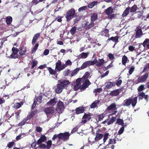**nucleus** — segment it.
Masks as SVG:
<instances>
[{
    "mask_svg": "<svg viewBox=\"0 0 149 149\" xmlns=\"http://www.w3.org/2000/svg\"><path fill=\"white\" fill-rule=\"evenodd\" d=\"M80 70V68H77L74 70H73L71 74V75L72 76H73L76 74Z\"/></svg>",
    "mask_w": 149,
    "mask_h": 149,
    "instance_id": "34",
    "label": "nucleus"
},
{
    "mask_svg": "<svg viewBox=\"0 0 149 149\" xmlns=\"http://www.w3.org/2000/svg\"><path fill=\"white\" fill-rule=\"evenodd\" d=\"M143 35L141 29H136V30L135 36L136 38H140Z\"/></svg>",
    "mask_w": 149,
    "mask_h": 149,
    "instance_id": "16",
    "label": "nucleus"
},
{
    "mask_svg": "<svg viewBox=\"0 0 149 149\" xmlns=\"http://www.w3.org/2000/svg\"><path fill=\"white\" fill-rule=\"evenodd\" d=\"M44 111L47 117L50 118L54 115L56 111V109L53 107H50L44 109Z\"/></svg>",
    "mask_w": 149,
    "mask_h": 149,
    "instance_id": "3",
    "label": "nucleus"
},
{
    "mask_svg": "<svg viewBox=\"0 0 149 149\" xmlns=\"http://www.w3.org/2000/svg\"><path fill=\"white\" fill-rule=\"evenodd\" d=\"M81 79H78L76 81V84L74 86V89L75 91H77L80 87Z\"/></svg>",
    "mask_w": 149,
    "mask_h": 149,
    "instance_id": "17",
    "label": "nucleus"
},
{
    "mask_svg": "<svg viewBox=\"0 0 149 149\" xmlns=\"http://www.w3.org/2000/svg\"><path fill=\"white\" fill-rule=\"evenodd\" d=\"M90 74L88 72H86L83 77L82 79L85 80V83L81 87V89L83 90L87 88L91 84L89 80L87 79L88 78Z\"/></svg>",
    "mask_w": 149,
    "mask_h": 149,
    "instance_id": "1",
    "label": "nucleus"
},
{
    "mask_svg": "<svg viewBox=\"0 0 149 149\" xmlns=\"http://www.w3.org/2000/svg\"><path fill=\"white\" fill-rule=\"evenodd\" d=\"M87 8V7L86 6H84L80 8L79 9L78 11L79 12L85 10Z\"/></svg>",
    "mask_w": 149,
    "mask_h": 149,
    "instance_id": "58",
    "label": "nucleus"
},
{
    "mask_svg": "<svg viewBox=\"0 0 149 149\" xmlns=\"http://www.w3.org/2000/svg\"><path fill=\"white\" fill-rule=\"evenodd\" d=\"M89 54V52H82L78 56V58H86L88 57Z\"/></svg>",
    "mask_w": 149,
    "mask_h": 149,
    "instance_id": "19",
    "label": "nucleus"
},
{
    "mask_svg": "<svg viewBox=\"0 0 149 149\" xmlns=\"http://www.w3.org/2000/svg\"><path fill=\"white\" fill-rule=\"evenodd\" d=\"M66 67V65L65 64L62 65L61 61L58 60L56 64L55 70L59 72L63 70Z\"/></svg>",
    "mask_w": 149,
    "mask_h": 149,
    "instance_id": "6",
    "label": "nucleus"
},
{
    "mask_svg": "<svg viewBox=\"0 0 149 149\" xmlns=\"http://www.w3.org/2000/svg\"><path fill=\"white\" fill-rule=\"evenodd\" d=\"M117 123L119 125H120L122 126L123 125V120L120 119H118L117 120Z\"/></svg>",
    "mask_w": 149,
    "mask_h": 149,
    "instance_id": "50",
    "label": "nucleus"
},
{
    "mask_svg": "<svg viewBox=\"0 0 149 149\" xmlns=\"http://www.w3.org/2000/svg\"><path fill=\"white\" fill-rule=\"evenodd\" d=\"M58 83L61 86L64 88L68 86V85L70 84V82L68 81L65 80L62 81L59 80L58 81Z\"/></svg>",
    "mask_w": 149,
    "mask_h": 149,
    "instance_id": "12",
    "label": "nucleus"
},
{
    "mask_svg": "<svg viewBox=\"0 0 149 149\" xmlns=\"http://www.w3.org/2000/svg\"><path fill=\"white\" fill-rule=\"evenodd\" d=\"M57 99L56 98H54L53 99H51L47 103L48 106H51L53 107L55 105L57 102Z\"/></svg>",
    "mask_w": 149,
    "mask_h": 149,
    "instance_id": "14",
    "label": "nucleus"
},
{
    "mask_svg": "<svg viewBox=\"0 0 149 149\" xmlns=\"http://www.w3.org/2000/svg\"><path fill=\"white\" fill-rule=\"evenodd\" d=\"M116 83L113 82H108L107 83L106 88H110L113 86H115Z\"/></svg>",
    "mask_w": 149,
    "mask_h": 149,
    "instance_id": "24",
    "label": "nucleus"
},
{
    "mask_svg": "<svg viewBox=\"0 0 149 149\" xmlns=\"http://www.w3.org/2000/svg\"><path fill=\"white\" fill-rule=\"evenodd\" d=\"M109 30L107 29H104L102 32L101 35L102 36L108 37L109 34L108 33Z\"/></svg>",
    "mask_w": 149,
    "mask_h": 149,
    "instance_id": "31",
    "label": "nucleus"
},
{
    "mask_svg": "<svg viewBox=\"0 0 149 149\" xmlns=\"http://www.w3.org/2000/svg\"><path fill=\"white\" fill-rule=\"evenodd\" d=\"M94 62L95 61H87L83 63L80 68V69H83L90 66L94 65Z\"/></svg>",
    "mask_w": 149,
    "mask_h": 149,
    "instance_id": "10",
    "label": "nucleus"
},
{
    "mask_svg": "<svg viewBox=\"0 0 149 149\" xmlns=\"http://www.w3.org/2000/svg\"><path fill=\"white\" fill-rule=\"evenodd\" d=\"M98 18L97 15L96 13H94L91 15V21L94 22Z\"/></svg>",
    "mask_w": 149,
    "mask_h": 149,
    "instance_id": "29",
    "label": "nucleus"
},
{
    "mask_svg": "<svg viewBox=\"0 0 149 149\" xmlns=\"http://www.w3.org/2000/svg\"><path fill=\"white\" fill-rule=\"evenodd\" d=\"M25 134H21L18 136H17L16 138V140L17 141L21 139V138H23Z\"/></svg>",
    "mask_w": 149,
    "mask_h": 149,
    "instance_id": "53",
    "label": "nucleus"
},
{
    "mask_svg": "<svg viewBox=\"0 0 149 149\" xmlns=\"http://www.w3.org/2000/svg\"><path fill=\"white\" fill-rule=\"evenodd\" d=\"M12 52L15 53V54H17V52H18V49L15 47H13L12 48Z\"/></svg>",
    "mask_w": 149,
    "mask_h": 149,
    "instance_id": "57",
    "label": "nucleus"
},
{
    "mask_svg": "<svg viewBox=\"0 0 149 149\" xmlns=\"http://www.w3.org/2000/svg\"><path fill=\"white\" fill-rule=\"evenodd\" d=\"M62 17L61 16H58L57 17H56V20H57V21L59 22H61L62 21Z\"/></svg>",
    "mask_w": 149,
    "mask_h": 149,
    "instance_id": "61",
    "label": "nucleus"
},
{
    "mask_svg": "<svg viewBox=\"0 0 149 149\" xmlns=\"http://www.w3.org/2000/svg\"><path fill=\"white\" fill-rule=\"evenodd\" d=\"M143 45L144 47L146 46L147 48L149 49V39H146L143 42Z\"/></svg>",
    "mask_w": 149,
    "mask_h": 149,
    "instance_id": "38",
    "label": "nucleus"
},
{
    "mask_svg": "<svg viewBox=\"0 0 149 149\" xmlns=\"http://www.w3.org/2000/svg\"><path fill=\"white\" fill-rule=\"evenodd\" d=\"M135 69V67L134 66L131 67L129 71V74L130 75L134 71Z\"/></svg>",
    "mask_w": 149,
    "mask_h": 149,
    "instance_id": "56",
    "label": "nucleus"
},
{
    "mask_svg": "<svg viewBox=\"0 0 149 149\" xmlns=\"http://www.w3.org/2000/svg\"><path fill=\"white\" fill-rule=\"evenodd\" d=\"M98 3L97 1H95L90 3L88 5V8H91L94 6L96 5Z\"/></svg>",
    "mask_w": 149,
    "mask_h": 149,
    "instance_id": "25",
    "label": "nucleus"
},
{
    "mask_svg": "<svg viewBox=\"0 0 149 149\" xmlns=\"http://www.w3.org/2000/svg\"><path fill=\"white\" fill-rule=\"evenodd\" d=\"M75 19H74V22L75 24L78 22L81 19V17L79 15H76L74 17Z\"/></svg>",
    "mask_w": 149,
    "mask_h": 149,
    "instance_id": "39",
    "label": "nucleus"
},
{
    "mask_svg": "<svg viewBox=\"0 0 149 149\" xmlns=\"http://www.w3.org/2000/svg\"><path fill=\"white\" fill-rule=\"evenodd\" d=\"M106 148L109 149H113L114 148V145H112L108 143L106 145Z\"/></svg>",
    "mask_w": 149,
    "mask_h": 149,
    "instance_id": "54",
    "label": "nucleus"
},
{
    "mask_svg": "<svg viewBox=\"0 0 149 149\" xmlns=\"http://www.w3.org/2000/svg\"><path fill=\"white\" fill-rule=\"evenodd\" d=\"M21 104L17 102L15 104L14 106V107L15 109H17L21 107V106L23 104L22 102H21Z\"/></svg>",
    "mask_w": 149,
    "mask_h": 149,
    "instance_id": "41",
    "label": "nucleus"
},
{
    "mask_svg": "<svg viewBox=\"0 0 149 149\" xmlns=\"http://www.w3.org/2000/svg\"><path fill=\"white\" fill-rule=\"evenodd\" d=\"M113 9L111 7H108L105 11V14L109 16L113 13Z\"/></svg>",
    "mask_w": 149,
    "mask_h": 149,
    "instance_id": "20",
    "label": "nucleus"
},
{
    "mask_svg": "<svg viewBox=\"0 0 149 149\" xmlns=\"http://www.w3.org/2000/svg\"><path fill=\"white\" fill-rule=\"evenodd\" d=\"M116 110V104L113 103L106 109V111H109V113H112L111 115H113L117 112Z\"/></svg>",
    "mask_w": 149,
    "mask_h": 149,
    "instance_id": "4",
    "label": "nucleus"
},
{
    "mask_svg": "<svg viewBox=\"0 0 149 149\" xmlns=\"http://www.w3.org/2000/svg\"><path fill=\"white\" fill-rule=\"evenodd\" d=\"M143 11H140L138 12L137 14V17L140 18L142 17L143 15Z\"/></svg>",
    "mask_w": 149,
    "mask_h": 149,
    "instance_id": "63",
    "label": "nucleus"
},
{
    "mask_svg": "<svg viewBox=\"0 0 149 149\" xmlns=\"http://www.w3.org/2000/svg\"><path fill=\"white\" fill-rule=\"evenodd\" d=\"M63 88L58 83L57 85V88L56 89V92L58 94L61 93Z\"/></svg>",
    "mask_w": 149,
    "mask_h": 149,
    "instance_id": "21",
    "label": "nucleus"
},
{
    "mask_svg": "<svg viewBox=\"0 0 149 149\" xmlns=\"http://www.w3.org/2000/svg\"><path fill=\"white\" fill-rule=\"evenodd\" d=\"M137 7L136 5H134L131 8H130V12H134L136 11Z\"/></svg>",
    "mask_w": 149,
    "mask_h": 149,
    "instance_id": "44",
    "label": "nucleus"
},
{
    "mask_svg": "<svg viewBox=\"0 0 149 149\" xmlns=\"http://www.w3.org/2000/svg\"><path fill=\"white\" fill-rule=\"evenodd\" d=\"M119 93V90L117 89L111 91L110 93V95L112 96H116L118 95Z\"/></svg>",
    "mask_w": 149,
    "mask_h": 149,
    "instance_id": "27",
    "label": "nucleus"
},
{
    "mask_svg": "<svg viewBox=\"0 0 149 149\" xmlns=\"http://www.w3.org/2000/svg\"><path fill=\"white\" fill-rule=\"evenodd\" d=\"M55 109L58 112L62 113L64 109V106L63 103L59 101L57 104L56 109Z\"/></svg>",
    "mask_w": 149,
    "mask_h": 149,
    "instance_id": "8",
    "label": "nucleus"
},
{
    "mask_svg": "<svg viewBox=\"0 0 149 149\" xmlns=\"http://www.w3.org/2000/svg\"><path fill=\"white\" fill-rule=\"evenodd\" d=\"M40 35V33H37L34 36L33 38L32 42V44H35L36 42L37 39L39 36Z\"/></svg>",
    "mask_w": 149,
    "mask_h": 149,
    "instance_id": "30",
    "label": "nucleus"
},
{
    "mask_svg": "<svg viewBox=\"0 0 149 149\" xmlns=\"http://www.w3.org/2000/svg\"><path fill=\"white\" fill-rule=\"evenodd\" d=\"M104 116L102 114H101L99 115L98 116V120L99 121H101L102 120V119L104 118Z\"/></svg>",
    "mask_w": 149,
    "mask_h": 149,
    "instance_id": "60",
    "label": "nucleus"
},
{
    "mask_svg": "<svg viewBox=\"0 0 149 149\" xmlns=\"http://www.w3.org/2000/svg\"><path fill=\"white\" fill-rule=\"evenodd\" d=\"M26 52V49L25 47H21L20 49L19 53L21 55H23L25 54Z\"/></svg>",
    "mask_w": 149,
    "mask_h": 149,
    "instance_id": "32",
    "label": "nucleus"
},
{
    "mask_svg": "<svg viewBox=\"0 0 149 149\" xmlns=\"http://www.w3.org/2000/svg\"><path fill=\"white\" fill-rule=\"evenodd\" d=\"M137 97H134L133 99L130 98L125 100L123 103V104L124 106H129L132 104L133 107H134L137 103Z\"/></svg>",
    "mask_w": 149,
    "mask_h": 149,
    "instance_id": "2",
    "label": "nucleus"
},
{
    "mask_svg": "<svg viewBox=\"0 0 149 149\" xmlns=\"http://www.w3.org/2000/svg\"><path fill=\"white\" fill-rule=\"evenodd\" d=\"M38 63V61H37L35 60H33L31 62V64L32 65V66L31 68L32 69Z\"/></svg>",
    "mask_w": 149,
    "mask_h": 149,
    "instance_id": "51",
    "label": "nucleus"
},
{
    "mask_svg": "<svg viewBox=\"0 0 149 149\" xmlns=\"http://www.w3.org/2000/svg\"><path fill=\"white\" fill-rule=\"evenodd\" d=\"M130 10V7H128L124 11L122 16L123 17H125L129 14Z\"/></svg>",
    "mask_w": 149,
    "mask_h": 149,
    "instance_id": "28",
    "label": "nucleus"
},
{
    "mask_svg": "<svg viewBox=\"0 0 149 149\" xmlns=\"http://www.w3.org/2000/svg\"><path fill=\"white\" fill-rule=\"evenodd\" d=\"M75 110L76 113L77 114L83 113L84 111V108L82 107L77 108Z\"/></svg>",
    "mask_w": 149,
    "mask_h": 149,
    "instance_id": "23",
    "label": "nucleus"
},
{
    "mask_svg": "<svg viewBox=\"0 0 149 149\" xmlns=\"http://www.w3.org/2000/svg\"><path fill=\"white\" fill-rule=\"evenodd\" d=\"M118 36H116L115 37H112L108 39L107 40V41L109 40H112L113 42H115L114 46L116 44V43L118 42Z\"/></svg>",
    "mask_w": 149,
    "mask_h": 149,
    "instance_id": "22",
    "label": "nucleus"
},
{
    "mask_svg": "<svg viewBox=\"0 0 149 149\" xmlns=\"http://www.w3.org/2000/svg\"><path fill=\"white\" fill-rule=\"evenodd\" d=\"M30 118L29 117L24 118L22 121L18 124V126H22L25 124L27 123L28 122V120Z\"/></svg>",
    "mask_w": 149,
    "mask_h": 149,
    "instance_id": "26",
    "label": "nucleus"
},
{
    "mask_svg": "<svg viewBox=\"0 0 149 149\" xmlns=\"http://www.w3.org/2000/svg\"><path fill=\"white\" fill-rule=\"evenodd\" d=\"M77 27L75 26L73 27L70 30V32L72 35H73L76 32Z\"/></svg>",
    "mask_w": 149,
    "mask_h": 149,
    "instance_id": "45",
    "label": "nucleus"
},
{
    "mask_svg": "<svg viewBox=\"0 0 149 149\" xmlns=\"http://www.w3.org/2000/svg\"><path fill=\"white\" fill-rule=\"evenodd\" d=\"M42 99V96L41 95H40L36 97L35 100H36V102H37V104H40L41 102Z\"/></svg>",
    "mask_w": 149,
    "mask_h": 149,
    "instance_id": "42",
    "label": "nucleus"
},
{
    "mask_svg": "<svg viewBox=\"0 0 149 149\" xmlns=\"http://www.w3.org/2000/svg\"><path fill=\"white\" fill-rule=\"evenodd\" d=\"M148 76V73H146L143 75L139 77L138 79V82H143L145 81Z\"/></svg>",
    "mask_w": 149,
    "mask_h": 149,
    "instance_id": "15",
    "label": "nucleus"
},
{
    "mask_svg": "<svg viewBox=\"0 0 149 149\" xmlns=\"http://www.w3.org/2000/svg\"><path fill=\"white\" fill-rule=\"evenodd\" d=\"M75 14V10L74 9H71L67 13L65 17L67 21H69L73 17Z\"/></svg>",
    "mask_w": 149,
    "mask_h": 149,
    "instance_id": "5",
    "label": "nucleus"
},
{
    "mask_svg": "<svg viewBox=\"0 0 149 149\" xmlns=\"http://www.w3.org/2000/svg\"><path fill=\"white\" fill-rule=\"evenodd\" d=\"M40 147L43 149H47L46 145L44 144H42L40 146Z\"/></svg>",
    "mask_w": 149,
    "mask_h": 149,
    "instance_id": "64",
    "label": "nucleus"
},
{
    "mask_svg": "<svg viewBox=\"0 0 149 149\" xmlns=\"http://www.w3.org/2000/svg\"><path fill=\"white\" fill-rule=\"evenodd\" d=\"M72 64V62L70 60H68L66 61L65 65L66 66H67L71 65Z\"/></svg>",
    "mask_w": 149,
    "mask_h": 149,
    "instance_id": "62",
    "label": "nucleus"
},
{
    "mask_svg": "<svg viewBox=\"0 0 149 149\" xmlns=\"http://www.w3.org/2000/svg\"><path fill=\"white\" fill-rule=\"evenodd\" d=\"M94 25V22L91 21L90 23L88 24V25L86 26V28L87 29H89L93 27Z\"/></svg>",
    "mask_w": 149,
    "mask_h": 149,
    "instance_id": "43",
    "label": "nucleus"
},
{
    "mask_svg": "<svg viewBox=\"0 0 149 149\" xmlns=\"http://www.w3.org/2000/svg\"><path fill=\"white\" fill-rule=\"evenodd\" d=\"M99 101H95L91 104L90 107L91 108H94L96 107L99 103Z\"/></svg>",
    "mask_w": 149,
    "mask_h": 149,
    "instance_id": "36",
    "label": "nucleus"
},
{
    "mask_svg": "<svg viewBox=\"0 0 149 149\" xmlns=\"http://www.w3.org/2000/svg\"><path fill=\"white\" fill-rule=\"evenodd\" d=\"M127 58L124 55L123 57L122 58V63L125 66L126 65V63L127 62Z\"/></svg>",
    "mask_w": 149,
    "mask_h": 149,
    "instance_id": "37",
    "label": "nucleus"
},
{
    "mask_svg": "<svg viewBox=\"0 0 149 149\" xmlns=\"http://www.w3.org/2000/svg\"><path fill=\"white\" fill-rule=\"evenodd\" d=\"M46 139V137L45 135H41L40 136L39 139L37 141V143L38 144H41L42 142H45Z\"/></svg>",
    "mask_w": 149,
    "mask_h": 149,
    "instance_id": "18",
    "label": "nucleus"
},
{
    "mask_svg": "<svg viewBox=\"0 0 149 149\" xmlns=\"http://www.w3.org/2000/svg\"><path fill=\"white\" fill-rule=\"evenodd\" d=\"M103 137V135L101 134L98 133H96V135L95 138V141H91L90 140L89 138V137L88 139V142L89 143L92 145L95 143V141H97L101 139Z\"/></svg>",
    "mask_w": 149,
    "mask_h": 149,
    "instance_id": "9",
    "label": "nucleus"
},
{
    "mask_svg": "<svg viewBox=\"0 0 149 149\" xmlns=\"http://www.w3.org/2000/svg\"><path fill=\"white\" fill-rule=\"evenodd\" d=\"M47 69L49 70V73L51 74H55L56 73V72H57V71H56L55 70H54L52 69L50 67H48L47 68Z\"/></svg>",
    "mask_w": 149,
    "mask_h": 149,
    "instance_id": "33",
    "label": "nucleus"
},
{
    "mask_svg": "<svg viewBox=\"0 0 149 149\" xmlns=\"http://www.w3.org/2000/svg\"><path fill=\"white\" fill-rule=\"evenodd\" d=\"M18 54H15L13 52L12 53L11 55L9 57V58H17Z\"/></svg>",
    "mask_w": 149,
    "mask_h": 149,
    "instance_id": "48",
    "label": "nucleus"
},
{
    "mask_svg": "<svg viewBox=\"0 0 149 149\" xmlns=\"http://www.w3.org/2000/svg\"><path fill=\"white\" fill-rule=\"evenodd\" d=\"M116 119V117H112L110 120L107 122V124L109 125L110 124H112Z\"/></svg>",
    "mask_w": 149,
    "mask_h": 149,
    "instance_id": "40",
    "label": "nucleus"
},
{
    "mask_svg": "<svg viewBox=\"0 0 149 149\" xmlns=\"http://www.w3.org/2000/svg\"><path fill=\"white\" fill-rule=\"evenodd\" d=\"M39 45L38 43H36L35 45L32 50V53H34L38 49Z\"/></svg>",
    "mask_w": 149,
    "mask_h": 149,
    "instance_id": "55",
    "label": "nucleus"
},
{
    "mask_svg": "<svg viewBox=\"0 0 149 149\" xmlns=\"http://www.w3.org/2000/svg\"><path fill=\"white\" fill-rule=\"evenodd\" d=\"M93 61H95L94 65L95 64L97 67L101 66L104 62V60L103 59H99L98 61L96 58H95Z\"/></svg>",
    "mask_w": 149,
    "mask_h": 149,
    "instance_id": "13",
    "label": "nucleus"
},
{
    "mask_svg": "<svg viewBox=\"0 0 149 149\" xmlns=\"http://www.w3.org/2000/svg\"><path fill=\"white\" fill-rule=\"evenodd\" d=\"M125 125H123L121 127V128L119 130V131L118 132V134L120 135L123 133V132L124 131V127H125Z\"/></svg>",
    "mask_w": 149,
    "mask_h": 149,
    "instance_id": "46",
    "label": "nucleus"
},
{
    "mask_svg": "<svg viewBox=\"0 0 149 149\" xmlns=\"http://www.w3.org/2000/svg\"><path fill=\"white\" fill-rule=\"evenodd\" d=\"M91 114H85L83 116L81 122L82 124L86 123L87 120H89L91 118Z\"/></svg>",
    "mask_w": 149,
    "mask_h": 149,
    "instance_id": "11",
    "label": "nucleus"
},
{
    "mask_svg": "<svg viewBox=\"0 0 149 149\" xmlns=\"http://www.w3.org/2000/svg\"><path fill=\"white\" fill-rule=\"evenodd\" d=\"M116 140L115 139H110L109 141V143L112 145L116 143Z\"/></svg>",
    "mask_w": 149,
    "mask_h": 149,
    "instance_id": "49",
    "label": "nucleus"
},
{
    "mask_svg": "<svg viewBox=\"0 0 149 149\" xmlns=\"http://www.w3.org/2000/svg\"><path fill=\"white\" fill-rule=\"evenodd\" d=\"M12 21V18L10 16L7 17L6 18V22L8 25L10 24Z\"/></svg>",
    "mask_w": 149,
    "mask_h": 149,
    "instance_id": "35",
    "label": "nucleus"
},
{
    "mask_svg": "<svg viewBox=\"0 0 149 149\" xmlns=\"http://www.w3.org/2000/svg\"><path fill=\"white\" fill-rule=\"evenodd\" d=\"M109 134L108 133H107L105 134L103 136V143H104L106 141V140L108 138Z\"/></svg>",
    "mask_w": 149,
    "mask_h": 149,
    "instance_id": "47",
    "label": "nucleus"
},
{
    "mask_svg": "<svg viewBox=\"0 0 149 149\" xmlns=\"http://www.w3.org/2000/svg\"><path fill=\"white\" fill-rule=\"evenodd\" d=\"M69 72V69L66 70L63 72V75L65 76H67Z\"/></svg>",
    "mask_w": 149,
    "mask_h": 149,
    "instance_id": "59",
    "label": "nucleus"
},
{
    "mask_svg": "<svg viewBox=\"0 0 149 149\" xmlns=\"http://www.w3.org/2000/svg\"><path fill=\"white\" fill-rule=\"evenodd\" d=\"M47 145H46L47 149H49L50 148L52 145V141L51 140H49L47 143Z\"/></svg>",
    "mask_w": 149,
    "mask_h": 149,
    "instance_id": "52",
    "label": "nucleus"
},
{
    "mask_svg": "<svg viewBox=\"0 0 149 149\" xmlns=\"http://www.w3.org/2000/svg\"><path fill=\"white\" fill-rule=\"evenodd\" d=\"M70 134L68 132H66L65 133H61L58 135V140L63 139V141H65L69 139V136Z\"/></svg>",
    "mask_w": 149,
    "mask_h": 149,
    "instance_id": "7",
    "label": "nucleus"
}]
</instances>
